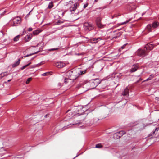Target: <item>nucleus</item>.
<instances>
[{
	"instance_id": "nucleus-1",
	"label": "nucleus",
	"mask_w": 159,
	"mask_h": 159,
	"mask_svg": "<svg viewBox=\"0 0 159 159\" xmlns=\"http://www.w3.org/2000/svg\"><path fill=\"white\" fill-rule=\"evenodd\" d=\"M86 70L84 71H80L77 72L76 71L74 70L69 71L66 73L67 75L70 76L72 80H74L76 79L80 75H82L85 74L86 72Z\"/></svg>"
},
{
	"instance_id": "nucleus-2",
	"label": "nucleus",
	"mask_w": 159,
	"mask_h": 159,
	"mask_svg": "<svg viewBox=\"0 0 159 159\" xmlns=\"http://www.w3.org/2000/svg\"><path fill=\"white\" fill-rule=\"evenodd\" d=\"M101 82L100 79L98 78L91 80L87 83L88 85L89 86V89H92L95 88Z\"/></svg>"
},
{
	"instance_id": "nucleus-3",
	"label": "nucleus",
	"mask_w": 159,
	"mask_h": 159,
	"mask_svg": "<svg viewBox=\"0 0 159 159\" xmlns=\"http://www.w3.org/2000/svg\"><path fill=\"white\" fill-rule=\"evenodd\" d=\"M21 22V18L18 16L11 19L10 21V24L12 26H17L20 24Z\"/></svg>"
},
{
	"instance_id": "nucleus-4",
	"label": "nucleus",
	"mask_w": 159,
	"mask_h": 159,
	"mask_svg": "<svg viewBox=\"0 0 159 159\" xmlns=\"http://www.w3.org/2000/svg\"><path fill=\"white\" fill-rule=\"evenodd\" d=\"M159 26V23L157 21H155L152 24H150L147 25L146 29L149 32L152 31L153 29Z\"/></svg>"
},
{
	"instance_id": "nucleus-5",
	"label": "nucleus",
	"mask_w": 159,
	"mask_h": 159,
	"mask_svg": "<svg viewBox=\"0 0 159 159\" xmlns=\"http://www.w3.org/2000/svg\"><path fill=\"white\" fill-rule=\"evenodd\" d=\"M148 51L145 49H139L136 52L137 55L141 57H145L148 54Z\"/></svg>"
},
{
	"instance_id": "nucleus-6",
	"label": "nucleus",
	"mask_w": 159,
	"mask_h": 159,
	"mask_svg": "<svg viewBox=\"0 0 159 159\" xmlns=\"http://www.w3.org/2000/svg\"><path fill=\"white\" fill-rule=\"evenodd\" d=\"M84 29L86 31H89L93 29V26L88 22H86L84 25Z\"/></svg>"
},
{
	"instance_id": "nucleus-7",
	"label": "nucleus",
	"mask_w": 159,
	"mask_h": 159,
	"mask_svg": "<svg viewBox=\"0 0 159 159\" xmlns=\"http://www.w3.org/2000/svg\"><path fill=\"white\" fill-rule=\"evenodd\" d=\"M82 109L83 108L82 107L80 106H78L76 109V113L79 115L83 114L84 112V111Z\"/></svg>"
},
{
	"instance_id": "nucleus-8",
	"label": "nucleus",
	"mask_w": 159,
	"mask_h": 159,
	"mask_svg": "<svg viewBox=\"0 0 159 159\" xmlns=\"http://www.w3.org/2000/svg\"><path fill=\"white\" fill-rule=\"evenodd\" d=\"M125 134V131H120L115 133L114 135V137H115L116 136H117L116 137V138L117 139L118 138H120L121 136H122Z\"/></svg>"
},
{
	"instance_id": "nucleus-9",
	"label": "nucleus",
	"mask_w": 159,
	"mask_h": 159,
	"mask_svg": "<svg viewBox=\"0 0 159 159\" xmlns=\"http://www.w3.org/2000/svg\"><path fill=\"white\" fill-rule=\"evenodd\" d=\"M139 68V66L138 64H134L133 65L132 68L130 70V72L133 73L136 71Z\"/></svg>"
},
{
	"instance_id": "nucleus-10",
	"label": "nucleus",
	"mask_w": 159,
	"mask_h": 159,
	"mask_svg": "<svg viewBox=\"0 0 159 159\" xmlns=\"http://www.w3.org/2000/svg\"><path fill=\"white\" fill-rule=\"evenodd\" d=\"M55 66L59 68H61L64 67L65 64L61 62H57L55 64Z\"/></svg>"
},
{
	"instance_id": "nucleus-11",
	"label": "nucleus",
	"mask_w": 159,
	"mask_h": 159,
	"mask_svg": "<svg viewBox=\"0 0 159 159\" xmlns=\"http://www.w3.org/2000/svg\"><path fill=\"white\" fill-rule=\"evenodd\" d=\"M154 47V46L153 44L148 43L145 46V48L148 51V50H151L153 49Z\"/></svg>"
},
{
	"instance_id": "nucleus-12",
	"label": "nucleus",
	"mask_w": 159,
	"mask_h": 159,
	"mask_svg": "<svg viewBox=\"0 0 159 159\" xmlns=\"http://www.w3.org/2000/svg\"><path fill=\"white\" fill-rule=\"evenodd\" d=\"M101 37L94 38L92 39L91 41L94 43H97L99 41L102 40Z\"/></svg>"
},
{
	"instance_id": "nucleus-13",
	"label": "nucleus",
	"mask_w": 159,
	"mask_h": 159,
	"mask_svg": "<svg viewBox=\"0 0 159 159\" xmlns=\"http://www.w3.org/2000/svg\"><path fill=\"white\" fill-rule=\"evenodd\" d=\"M32 37V34H27V35L26 36L25 38V42H27L29 41V40H30Z\"/></svg>"
},
{
	"instance_id": "nucleus-14",
	"label": "nucleus",
	"mask_w": 159,
	"mask_h": 159,
	"mask_svg": "<svg viewBox=\"0 0 159 159\" xmlns=\"http://www.w3.org/2000/svg\"><path fill=\"white\" fill-rule=\"evenodd\" d=\"M122 94L124 96H128L129 89L127 88L125 89L123 92Z\"/></svg>"
},
{
	"instance_id": "nucleus-15",
	"label": "nucleus",
	"mask_w": 159,
	"mask_h": 159,
	"mask_svg": "<svg viewBox=\"0 0 159 159\" xmlns=\"http://www.w3.org/2000/svg\"><path fill=\"white\" fill-rule=\"evenodd\" d=\"M20 59H18L17 61L15 63L12 65V67L13 68H14L20 64Z\"/></svg>"
},
{
	"instance_id": "nucleus-16",
	"label": "nucleus",
	"mask_w": 159,
	"mask_h": 159,
	"mask_svg": "<svg viewBox=\"0 0 159 159\" xmlns=\"http://www.w3.org/2000/svg\"><path fill=\"white\" fill-rule=\"evenodd\" d=\"M77 4L76 3H75L74 4V6L73 7H71L70 8V11L71 12L72 11H75L77 8Z\"/></svg>"
},
{
	"instance_id": "nucleus-17",
	"label": "nucleus",
	"mask_w": 159,
	"mask_h": 159,
	"mask_svg": "<svg viewBox=\"0 0 159 159\" xmlns=\"http://www.w3.org/2000/svg\"><path fill=\"white\" fill-rule=\"evenodd\" d=\"M97 27L99 28H102L104 27V25L102 24L100 22H97L96 23Z\"/></svg>"
},
{
	"instance_id": "nucleus-18",
	"label": "nucleus",
	"mask_w": 159,
	"mask_h": 159,
	"mask_svg": "<svg viewBox=\"0 0 159 159\" xmlns=\"http://www.w3.org/2000/svg\"><path fill=\"white\" fill-rule=\"evenodd\" d=\"M159 129V127H158L157 128H156L155 129V130L153 131L152 133H151L150 134H149V136H153L154 135H155L156 134H155V132L156 131H158Z\"/></svg>"
},
{
	"instance_id": "nucleus-19",
	"label": "nucleus",
	"mask_w": 159,
	"mask_h": 159,
	"mask_svg": "<svg viewBox=\"0 0 159 159\" xmlns=\"http://www.w3.org/2000/svg\"><path fill=\"white\" fill-rule=\"evenodd\" d=\"M41 51V50H40V49H39V50L38 51H37V52H34L33 53H32L31 54H30L27 55L25 56L24 57H28V56H29L33 55L34 54H36L38 52H39Z\"/></svg>"
},
{
	"instance_id": "nucleus-20",
	"label": "nucleus",
	"mask_w": 159,
	"mask_h": 159,
	"mask_svg": "<svg viewBox=\"0 0 159 159\" xmlns=\"http://www.w3.org/2000/svg\"><path fill=\"white\" fill-rule=\"evenodd\" d=\"M20 37V35H18L16 36L13 39V40L14 42H16L18 41Z\"/></svg>"
},
{
	"instance_id": "nucleus-21",
	"label": "nucleus",
	"mask_w": 159,
	"mask_h": 159,
	"mask_svg": "<svg viewBox=\"0 0 159 159\" xmlns=\"http://www.w3.org/2000/svg\"><path fill=\"white\" fill-rule=\"evenodd\" d=\"M103 147V146L101 143L96 144L95 146V148H101Z\"/></svg>"
},
{
	"instance_id": "nucleus-22",
	"label": "nucleus",
	"mask_w": 159,
	"mask_h": 159,
	"mask_svg": "<svg viewBox=\"0 0 159 159\" xmlns=\"http://www.w3.org/2000/svg\"><path fill=\"white\" fill-rule=\"evenodd\" d=\"M53 7V3L52 2H51L49 3L48 6V8L49 9H51Z\"/></svg>"
},
{
	"instance_id": "nucleus-23",
	"label": "nucleus",
	"mask_w": 159,
	"mask_h": 159,
	"mask_svg": "<svg viewBox=\"0 0 159 159\" xmlns=\"http://www.w3.org/2000/svg\"><path fill=\"white\" fill-rule=\"evenodd\" d=\"M31 63V62H30L29 63V64H28L27 65H26L22 67L21 68H20V69L21 70H23L24 69H25L26 67H27L28 66H29L30 64Z\"/></svg>"
},
{
	"instance_id": "nucleus-24",
	"label": "nucleus",
	"mask_w": 159,
	"mask_h": 159,
	"mask_svg": "<svg viewBox=\"0 0 159 159\" xmlns=\"http://www.w3.org/2000/svg\"><path fill=\"white\" fill-rule=\"evenodd\" d=\"M61 48V47H60L59 48H52V49H49V51H54V50H57Z\"/></svg>"
},
{
	"instance_id": "nucleus-25",
	"label": "nucleus",
	"mask_w": 159,
	"mask_h": 159,
	"mask_svg": "<svg viewBox=\"0 0 159 159\" xmlns=\"http://www.w3.org/2000/svg\"><path fill=\"white\" fill-rule=\"evenodd\" d=\"M101 21V18L100 17H98L96 20V23L97 22H100Z\"/></svg>"
},
{
	"instance_id": "nucleus-26",
	"label": "nucleus",
	"mask_w": 159,
	"mask_h": 159,
	"mask_svg": "<svg viewBox=\"0 0 159 159\" xmlns=\"http://www.w3.org/2000/svg\"><path fill=\"white\" fill-rule=\"evenodd\" d=\"M39 32L38 30H35L33 32V33L34 35H37Z\"/></svg>"
},
{
	"instance_id": "nucleus-27",
	"label": "nucleus",
	"mask_w": 159,
	"mask_h": 159,
	"mask_svg": "<svg viewBox=\"0 0 159 159\" xmlns=\"http://www.w3.org/2000/svg\"><path fill=\"white\" fill-rule=\"evenodd\" d=\"M32 78H28L26 82V84H29V82L31 80Z\"/></svg>"
},
{
	"instance_id": "nucleus-28",
	"label": "nucleus",
	"mask_w": 159,
	"mask_h": 159,
	"mask_svg": "<svg viewBox=\"0 0 159 159\" xmlns=\"http://www.w3.org/2000/svg\"><path fill=\"white\" fill-rule=\"evenodd\" d=\"M49 73H50L49 72L45 73H44L43 74H42V75L43 76L48 75L49 74Z\"/></svg>"
},
{
	"instance_id": "nucleus-29",
	"label": "nucleus",
	"mask_w": 159,
	"mask_h": 159,
	"mask_svg": "<svg viewBox=\"0 0 159 159\" xmlns=\"http://www.w3.org/2000/svg\"><path fill=\"white\" fill-rule=\"evenodd\" d=\"M154 77V75L153 74H151L150 75L149 77L148 78L149 79V80H151V79L153 78Z\"/></svg>"
},
{
	"instance_id": "nucleus-30",
	"label": "nucleus",
	"mask_w": 159,
	"mask_h": 159,
	"mask_svg": "<svg viewBox=\"0 0 159 159\" xmlns=\"http://www.w3.org/2000/svg\"><path fill=\"white\" fill-rule=\"evenodd\" d=\"M69 80V79H68L67 78H65L64 79V83L66 84H67L68 83V80Z\"/></svg>"
},
{
	"instance_id": "nucleus-31",
	"label": "nucleus",
	"mask_w": 159,
	"mask_h": 159,
	"mask_svg": "<svg viewBox=\"0 0 159 159\" xmlns=\"http://www.w3.org/2000/svg\"><path fill=\"white\" fill-rule=\"evenodd\" d=\"M2 74L4 75V76H7L8 75V74L7 73V72H5L2 73Z\"/></svg>"
},
{
	"instance_id": "nucleus-32",
	"label": "nucleus",
	"mask_w": 159,
	"mask_h": 159,
	"mask_svg": "<svg viewBox=\"0 0 159 159\" xmlns=\"http://www.w3.org/2000/svg\"><path fill=\"white\" fill-rule=\"evenodd\" d=\"M127 44H124L122 46H121V48L120 49H123L125 47V46H126Z\"/></svg>"
},
{
	"instance_id": "nucleus-33",
	"label": "nucleus",
	"mask_w": 159,
	"mask_h": 159,
	"mask_svg": "<svg viewBox=\"0 0 159 159\" xmlns=\"http://www.w3.org/2000/svg\"><path fill=\"white\" fill-rule=\"evenodd\" d=\"M4 77V75L3 74H2V73H1L0 74V80L2 79L3 77Z\"/></svg>"
},
{
	"instance_id": "nucleus-34",
	"label": "nucleus",
	"mask_w": 159,
	"mask_h": 159,
	"mask_svg": "<svg viewBox=\"0 0 159 159\" xmlns=\"http://www.w3.org/2000/svg\"><path fill=\"white\" fill-rule=\"evenodd\" d=\"M129 21V20L127 21L126 22H124L122 23L121 24V25H124V24H125L127 23H128Z\"/></svg>"
},
{
	"instance_id": "nucleus-35",
	"label": "nucleus",
	"mask_w": 159,
	"mask_h": 159,
	"mask_svg": "<svg viewBox=\"0 0 159 159\" xmlns=\"http://www.w3.org/2000/svg\"><path fill=\"white\" fill-rule=\"evenodd\" d=\"M33 29L32 28L30 27L28 29V31H31Z\"/></svg>"
},
{
	"instance_id": "nucleus-36",
	"label": "nucleus",
	"mask_w": 159,
	"mask_h": 159,
	"mask_svg": "<svg viewBox=\"0 0 159 159\" xmlns=\"http://www.w3.org/2000/svg\"><path fill=\"white\" fill-rule=\"evenodd\" d=\"M142 80V79H141V78H140L139 80H138L136 82V83H139V82L141 80Z\"/></svg>"
},
{
	"instance_id": "nucleus-37",
	"label": "nucleus",
	"mask_w": 159,
	"mask_h": 159,
	"mask_svg": "<svg viewBox=\"0 0 159 159\" xmlns=\"http://www.w3.org/2000/svg\"><path fill=\"white\" fill-rule=\"evenodd\" d=\"M88 4L84 5V8H85L88 6Z\"/></svg>"
},
{
	"instance_id": "nucleus-38",
	"label": "nucleus",
	"mask_w": 159,
	"mask_h": 159,
	"mask_svg": "<svg viewBox=\"0 0 159 159\" xmlns=\"http://www.w3.org/2000/svg\"><path fill=\"white\" fill-rule=\"evenodd\" d=\"M121 34H122L120 32L118 33L117 35L120 36L121 35Z\"/></svg>"
},
{
	"instance_id": "nucleus-39",
	"label": "nucleus",
	"mask_w": 159,
	"mask_h": 159,
	"mask_svg": "<svg viewBox=\"0 0 159 159\" xmlns=\"http://www.w3.org/2000/svg\"><path fill=\"white\" fill-rule=\"evenodd\" d=\"M66 11H64V12H62V16H63L64 15L65 12H66Z\"/></svg>"
},
{
	"instance_id": "nucleus-40",
	"label": "nucleus",
	"mask_w": 159,
	"mask_h": 159,
	"mask_svg": "<svg viewBox=\"0 0 159 159\" xmlns=\"http://www.w3.org/2000/svg\"><path fill=\"white\" fill-rule=\"evenodd\" d=\"M48 116V114H46V115H45L44 116V117L46 118Z\"/></svg>"
},
{
	"instance_id": "nucleus-41",
	"label": "nucleus",
	"mask_w": 159,
	"mask_h": 159,
	"mask_svg": "<svg viewBox=\"0 0 159 159\" xmlns=\"http://www.w3.org/2000/svg\"><path fill=\"white\" fill-rule=\"evenodd\" d=\"M149 80H149V79L148 78L146 80H144V81H148Z\"/></svg>"
},
{
	"instance_id": "nucleus-42",
	"label": "nucleus",
	"mask_w": 159,
	"mask_h": 159,
	"mask_svg": "<svg viewBox=\"0 0 159 159\" xmlns=\"http://www.w3.org/2000/svg\"><path fill=\"white\" fill-rule=\"evenodd\" d=\"M66 128V127H64L63 128V130H64Z\"/></svg>"
},
{
	"instance_id": "nucleus-43",
	"label": "nucleus",
	"mask_w": 159,
	"mask_h": 159,
	"mask_svg": "<svg viewBox=\"0 0 159 159\" xmlns=\"http://www.w3.org/2000/svg\"><path fill=\"white\" fill-rule=\"evenodd\" d=\"M5 11H4L3 12L2 14H1V15H3L5 13Z\"/></svg>"
},
{
	"instance_id": "nucleus-44",
	"label": "nucleus",
	"mask_w": 159,
	"mask_h": 159,
	"mask_svg": "<svg viewBox=\"0 0 159 159\" xmlns=\"http://www.w3.org/2000/svg\"><path fill=\"white\" fill-rule=\"evenodd\" d=\"M98 1V0H94V2H97Z\"/></svg>"
},
{
	"instance_id": "nucleus-45",
	"label": "nucleus",
	"mask_w": 159,
	"mask_h": 159,
	"mask_svg": "<svg viewBox=\"0 0 159 159\" xmlns=\"http://www.w3.org/2000/svg\"><path fill=\"white\" fill-rule=\"evenodd\" d=\"M70 111V110H68L67 111V112H66V113H67V112H68Z\"/></svg>"
},
{
	"instance_id": "nucleus-46",
	"label": "nucleus",
	"mask_w": 159,
	"mask_h": 159,
	"mask_svg": "<svg viewBox=\"0 0 159 159\" xmlns=\"http://www.w3.org/2000/svg\"><path fill=\"white\" fill-rule=\"evenodd\" d=\"M11 80H8L7 81L8 82H10Z\"/></svg>"
},
{
	"instance_id": "nucleus-47",
	"label": "nucleus",
	"mask_w": 159,
	"mask_h": 159,
	"mask_svg": "<svg viewBox=\"0 0 159 159\" xmlns=\"http://www.w3.org/2000/svg\"><path fill=\"white\" fill-rule=\"evenodd\" d=\"M42 64V62H41L40 63V65Z\"/></svg>"
},
{
	"instance_id": "nucleus-48",
	"label": "nucleus",
	"mask_w": 159,
	"mask_h": 159,
	"mask_svg": "<svg viewBox=\"0 0 159 159\" xmlns=\"http://www.w3.org/2000/svg\"><path fill=\"white\" fill-rule=\"evenodd\" d=\"M114 17V16H112V18H113Z\"/></svg>"
},
{
	"instance_id": "nucleus-49",
	"label": "nucleus",
	"mask_w": 159,
	"mask_h": 159,
	"mask_svg": "<svg viewBox=\"0 0 159 159\" xmlns=\"http://www.w3.org/2000/svg\"><path fill=\"white\" fill-rule=\"evenodd\" d=\"M116 31H114V32H115L116 31Z\"/></svg>"
},
{
	"instance_id": "nucleus-50",
	"label": "nucleus",
	"mask_w": 159,
	"mask_h": 159,
	"mask_svg": "<svg viewBox=\"0 0 159 159\" xmlns=\"http://www.w3.org/2000/svg\"><path fill=\"white\" fill-rule=\"evenodd\" d=\"M119 29H118L117 30H119Z\"/></svg>"
}]
</instances>
